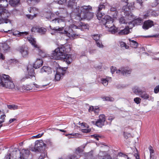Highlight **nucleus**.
I'll return each instance as SVG.
<instances>
[{"label":"nucleus","mask_w":159,"mask_h":159,"mask_svg":"<svg viewBox=\"0 0 159 159\" xmlns=\"http://www.w3.org/2000/svg\"><path fill=\"white\" fill-rule=\"evenodd\" d=\"M67 46L63 45L56 48L52 53L51 56L52 57V58L59 60L63 58V57L65 54V53L68 52L70 50L67 49Z\"/></svg>","instance_id":"nucleus-1"},{"label":"nucleus","mask_w":159,"mask_h":159,"mask_svg":"<svg viewBox=\"0 0 159 159\" xmlns=\"http://www.w3.org/2000/svg\"><path fill=\"white\" fill-rule=\"evenodd\" d=\"M92 10V7L89 6H84L80 7L78 6L75 9L73 10V11L76 14L77 19L79 20H81V17L82 14H85L89 11Z\"/></svg>","instance_id":"nucleus-2"},{"label":"nucleus","mask_w":159,"mask_h":159,"mask_svg":"<svg viewBox=\"0 0 159 159\" xmlns=\"http://www.w3.org/2000/svg\"><path fill=\"white\" fill-rule=\"evenodd\" d=\"M10 16V13L5 8L0 9V24L3 23H7L11 22L7 19Z\"/></svg>","instance_id":"nucleus-3"},{"label":"nucleus","mask_w":159,"mask_h":159,"mask_svg":"<svg viewBox=\"0 0 159 159\" xmlns=\"http://www.w3.org/2000/svg\"><path fill=\"white\" fill-rule=\"evenodd\" d=\"M131 9V8L126 6H124L122 9V12L124 13L125 18L127 20L131 21L128 22L129 24L131 22V21H133L135 18L134 16L130 11Z\"/></svg>","instance_id":"nucleus-4"},{"label":"nucleus","mask_w":159,"mask_h":159,"mask_svg":"<svg viewBox=\"0 0 159 159\" xmlns=\"http://www.w3.org/2000/svg\"><path fill=\"white\" fill-rule=\"evenodd\" d=\"M35 145L34 147H32L30 150L33 152H38L44 150L46 147V144H45L42 140H37L35 141Z\"/></svg>","instance_id":"nucleus-5"},{"label":"nucleus","mask_w":159,"mask_h":159,"mask_svg":"<svg viewBox=\"0 0 159 159\" xmlns=\"http://www.w3.org/2000/svg\"><path fill=\"white\" fill-rule=\"evenodd\" d=\"M111 72L113 74L115 71L117 74L121 73L123 75L127 76L130 74L131 72V70L128 69L127 67H122L117 70L116 67L112 66L111 68Z\"/></svg>","instance_id":"nucleus-6"},{"label":"nucleus","mask_w":159,"mask_h":159,"mask_svg":"<svg viewBox=\"0 0 159 159\" xmlns=\"http://www.w3.org/2000/svg\"><path fill=\"white\" fill-rule=\"evenodd\" d=\"M102 21L106 28L111 27L114 25L113 24V19L108 15L105 16L104 17L102 18Z\"/></svg>","instance_id":"nucleus-7"},{"label":"nucleus","mask_w":159,"mask_h":159,"mask_svg":"<svg viewBox=\"0 0 159 159\" xmlns=\"http://www.w3.org/2000/svg\"><path fill=\"white\" fill-rule=\"evenodd\" d=\"M105 121V116L104 115H100L99 116V119L95 122V121H92V123L95 124L97 126L101 127L104 125V123Z\"/></svg>","instance_id":"nucleus-8"},{"label":"nucleus","mask_w":159,"mask_h":159,"mask_svg":"<svg viewBox=\"0 0 159 159\" xmlns=\"http://www.w3.org/2000/svg\"><path fill=\"white\" fill-rule=\"evenodd\" d=\"M27 39L29 42L35 47L38 48V51L39 52V54L42 57H43L45 56V53L39 48L38 46L36 44V41L34 38L29 37Z\"/></svg>","instance_id":"nucleus-9"},{"label":"nucleus","mask_w":159,"mask_h":159,"mask_svg":"<svg viewBox=\"0 0 159 159\" xmlns=\"http://www.w3.org/2000/svg\"><path fill=\"white\" fill-rule=\"evenodd\" d=\"M29 11L30 12L32 13L33 14V15H26L27 17L29 19H33L34 17L36 16L37 12H38V9L35 7H30L29 9Z\"/></svg>","instance_id":"nucleus-10"},{"label":"nucleus","mask_w":159,"mask_h":159,"mask_svg":"<svg viewBox=\"0 0 159 159\" xmlns=\"http://www.w3.org/2000/svg\"><path fill=\"white\" fill-rule=\"evenodd\" d=\"M11 78L8 75L2 74L0 76V84L2 86L6 83L8 80H10Z\"/></svg>","instance_id":"nucleus-11"},{"label":"nucleus","mask_w":159,"mask_h":159,"mask_svg":"<svg viewBox=\"0 0 159 159\" xmlns=\"http://www.w3.org/2000/svg\"><path fill=\"white\" fill-rule=\"evenodd\" d=\"M2 86L5 88L12 89L14 88L15 85L12 81L11 78L10 79V80H8L6 82V83L4 84Z\"/></svg>","instance_id":"nucleus-12"},{"label":"nucleus","mask_w":159,"mask_h":159,"mask_svg":"<svg viewBox=\"0 0 159 159\" xmlns=\"http://www.w3.org/2000/svg\"><path fill=\"white\" fill-rule=\"evenodd\" d=\"M30 151L28 149L22 150L20 157L18 159H27L29 155Z\"/></svg>","instance_id":"nucleus-13"},{"label":"nucleus","mask_w":159,"mask_h":159,"mask_svg":"<svg viewBox=\"0 0 159 159\" xmlns=\"http://www.w3.org/2000/svg\"><path fill=\"white\" fill-rule=\"evenodd\" d=\"M7 32H9L10 33H11V32L12 33V34L13 35L16 36L26 35L29 34V33L27 32H20L18 31H15L14 32H12V30H9Z\"/></svg>","instance_id":"nucleus-14"},{"label":"nucleus","mask_w":159,"mask_h":159,"mask_svg":"<svg viewBox=\"0 0 159 159\" xmlns=\"http://www.w3.org/2000/svg\"><path fill=\"white\" fill-rule=\"evenodd\" d=\"M154 25L153 21L150 20L145 21L143 25V29L147 30L149 28L151 27Z\"/></svg>","instance_id":"nucleus-15"},{"label":"nucleus","mask_w":159,"mask_h":159,"mask_svg":"<svg viewBox=\"0 0 159 159\" xmlns=\"http://www.w3.org/2000/svg\"><path fill=\"white\" fill-rule=\"evenodd\" d=\"M79 0H70L68 2V7L70 8L75 9L76 7V2Z\"/></svg>","instance_id":"nucleus-16"},{"label":"nucleus","mask_w":159,"mask_h":159,"mask_svg":"<svg viewBox=\"0 0 159 159\" xmlns=\"http://www.w3.org/2000/svg\"><path fill=\"white\" fill-rule=\"evenodd\" d=\"M8 3L11 6L16 7L20 4V0H10Z\"/></svg>","instance_id":"nucleus-17"},{"label":"nucleus","mask_w":159,"mask_h":159,"mask_svg":"<svg viewBox=\"0 0 159 159\" xmlns=\"http://www.w3.org/2000/svg\"><path fill=\"white\" fill-rule=\"evenodd\" d=\"M19 51L23 57H26L28 56V52L27 48L23 47H20Z\"/></svg>","instance_id":"nucleus-18"},{"label":"nucleus","mask_w":159,"mask_h":159,"mask_svg":"<svg viewBox=\"0 0 159 159\" xmlns=\"http://www.w3.org/2000/svg\"><path fill=\"white\" fill-rule=\"evenodd\" d=\"M43 15L44 17L48 20H51L52 18L55 17L54 13L50 11L44 12Z\"/></svg>","instance_id":"nucleus-19"},{"label":"nucleus","mask_w":159,"mask_h":159,"mask_svg":"<svg viewBox=\"0 0 159 159\" xmlns=\"http://www.w3.org/2000/svg\"><path fill=\"white\" fill-rule=\"evenodd\" d=\"M63 57V58H62L61 59H63L64 61L68 64H70L72 62V60L70 55L67 54L65 56V54H64Z\"/></svg>","instance_id":"nucleus-20"},{"label":"nucleus","mask_w":159,"mask_h":159,"mask_svg":"<svg viewBox=\"0 0 159 159\" xmlns=\"http://www.w3.org/2000/svg\"><path fill=\"white\" fill-rule=\"evenodd\" d=\"M43 62L42 59H37L35 62L33 64V67L35 69H37L41 66Z\"/></svg>","instance_id":"nucleus-21"},{"label":"nucleus","mask_w":159,"mask_h":159,"mask_svg":"<svg viewBox=\"0 0 159 159\" xmlns=\"http://www.w3.org/2000/svg\"><path fill=\"white\" fill-rule=\"evenodd\" d=\"M93 16V13L89 11L85 14H82L81 17V20L83 19L86 18L87 20H90L92 19Z\"/></svg>","instance_id":"nucleus-22"},{"label":"nucleus","mask_w":159,"mask_h":159,"mask_svg":"<svg viewBox=\"0 0 159 159\" xmlns=\"http://www.w3.org/2000/svg\"><path fill=\"white\" fill-rule=\"evenodd\" d=\"M52 72V70L51 68L47 66H43L40 70V72L41 73H46L48 74H49L51 73Z\"/></svg>","instance_id":"nucleus-23"},{"label":"nucleus","mask_w":159,"mask_h":159,"mask_svg":"<svg viewBox=\"0 0 159 159\" xmlns=\"http://www.w3.org/2000/svg\"><path fill=\"white\" fill-rule=\"evenodd\" d=\"M8 6L7 0H0V9L5 8Z\"/></svg>","instance_id":"nucleus-24"},{"label":"nucleus","mask_w":159,"mask_h":159,"mask_svg":"<svg viewBox=\"0 0 159 159\" xmlns=\"http://www.w3.org/2000/svg\"><path fill=\"white\" fill-rule=\"evenodd\" d=\"M67 69V68L65 67H59L57 69V72L60 74L62 76H63L65 74Z\"/></svg>","instance_id":"nucleus-25"},{"label":"nucleus","mask_w":159,"mask_h":159,"mask_svg":"<svg viewBox=\"0 0 159 159\" xmlns=\"http://www.w3.org/2000/svg\"><path fill=\"white\" fill-rule=\"evenodd\" d=\"M27 70L28 71V74L30 76H34V70L31 65H28L27 67Z\"/></svg>","instance_id":"nucleus-26"},{"label":"nucleus","mask_w":159,"mask_h":159,"mask_svg":"<svg viewBox=\"0 0 159 159\" xmlns=\"http://www.w3.org/2000/svg\"><path fill=\"white\" fill-rule=\"evenodd\" d=\"M63 21L64 20L63 19L55 17L54 19H52L51 20V22L53 24H57L63 22Z\"/></svg>","instance_id":"nucleus-27"},{"label":"nucleus","mask_w":159,"mask_h":159,"mask_svg":"<svg viewBox=\"0 0 159 159\" xmlns=\"http://www.w3.org/2000/svg\"><path fill=\"white\" fill-rule=\"evenodd\" d=\"M140 97L144 99H147L149 98V95L145 91H142L139 94Z\"/></svg>","instance_id":"nucleus-28"},{"label":"nucleus","mask_w":159,"mask_h":159,"mask_svg":"<svg viewBox=\"0 0 159 159\" xmlns=\"http://www.w3.org/2000/svg\"><path fill=\"white\" fill-rule=\"evenodd\" d=\"M129 27H126L123 30H120L118 34L120 35L126 34L129 33Z\"/></svg>","instance_id":"nucleus-29"},{"label":"nucleus","mask_w":159,"mask_h":159,"mask_svg":"<svg viewBox=\"0 0 159 159\" xmlns=\"http://www.w3.org/2000/svg\"><path fill=\"white\" fill-rule=\"evenodd\" d=\"M142 91L139 87L137 86H135L133 89V91L136 94H139H139Z\"/></svg>","instance_id":"nucleus-30"},{"label":"nucleus","mask_w":159,"mask_h":159,"mask_svg":"<svg viewBox=\"0 0 159 159\" xmlns=\"http://www.w3.org/2000/svg\"><path fill=\"white\" fill-rule=\"evenodd\" d=\"M131 46L134 48H136L138 45V43L135 41L131 40V39H129Z\"/></svg>","instance_id":"nucleus-31"},{"label":"nucleus","mask_w":159,"mask_h":159,"mask_svg":"<svg viewBox=\"0 0 159 159\" xmlns=\"http://www.w3.org/2000/svg\"><path fill=\"white\" fill-rule=\"evenodd\" d=\"M118 157L119 159H129L127 155L121 152L119 153Z\"/></svg>","instance_id":"nucleus-32"},{"label":"nucleus","mask_w":159,"mask_h":159,"mask_svg":"<svg viewBox=\"0 0 159 159\" xmlns=\"http://www.w3.org/2000/svg\"><path fill=\"white\" fill-rule=\"evenodd\" d=\"M142 20L140 18H138L132 21L133 24L136 25H139L142 23Z\"/></svg>","instance_id":"nucleus-33"},{"label":"nucleus","mask_w":159,"mask_h":159,"mask_svg":"<svg viewBox=\"0 0 159 159\" xmlns=\"http://www.w3.org/2000/svg\"><path fill=\"white\" fill-rule=\"evenodd\" d=\"M108 28L109 29L108 30L109 32H111L112 34H114L117 32V29L114 25L111 27H110Z\"/></svg>","instance_id":"nucleus-34"},{"label":"nucleus","mask_w":159,"mask_h":159,"mask_svg":"<svg viewBox=\"0 0 159 159\" xmlns=\"http://www.w3.org/2000/svg\"><path fill=\"white\" fill-rule=\"evenodd\" d=\"M6 116L5 114L2 115L0 116V128L2 126V125L1 124L2 123L5 121V117Z\"/></svg>","instance_id":"nucleus-35"},{"label":"nucleus","mask_w":159,"mask_h":159,"mask_svg":"<svg viewBox=\"0 0 159 159\" xmlns=\"http://www.w3.org/2000/svg\"><path fill=\"white\" fill-rule=\"evenodd\" d=\"M96 15L97 18L99 20L101 19L102 17L104 15V13L102 12L101 11H96Z\"/></svg>","instance_id":"nucleus-36"},{"label":"nucleus","mask_w":159,"mask_h":159,"mask_svg":"<svg viewBox=\"0 0 159 159\" xmlns=\"http://www.w3.org/2000/svg\"><path fill=\"white\" fill-rule=\"evenodd\" d=\"M105 6L103 3L100 4L97 8V11H101L102 10H105Z\"/></svg>","instance_id":"nucleus-37"},{"label":"nucleus","mask_w":159,"mask_h":159,"mask_svg":"<svg viewBox=\"0 0 159 159\" xmlns=\"http://www.w3.org/2000/svg\"><path fill=\"white\" fill-rule=\"evenodd\" d=\"M54 14L55 15H56L58 17L57 18L62 19V18L64 17L62 15V13L61 12V10H60L59 11H57L55 12V14Z\"/></svg>","instance_id":"nucleus-38"},{"label":"nucleus","mask_w":159,"mask_h":159,"mask_svg":"<svg viewBox=\"0 0 159 159\" xmlns=\"http://www.w3.org/2000/svg\"><path fill=\"white\" fill-rule=\"evenodd\" d=\"M8 109L11 110H16L18 108V106L15 105H10L7 106Z\"/></svg>","instance_id":"nucleus-39"},{"label":"nucleus","mask_w":159,"mask_h":159,"mask_svg":"<svg viewBox=\"0 0 159 159\" xmlns=\"http://www.w3.org/2000/svg\"><path fill=\"white\" fill-rule=\"evenodd\" d=\"M38 30V32L42 34H44L47 31L46 29L43 27L39 28Z\"/></svg>","instance_id":"nucleus-40"},{"label":"nucleus","mask_w":159,"mask_h":159,"mask_svg":"<svg viewBox=\"0 0 159 159\" xmlns=\"http://www.w3.org/2000/svg\"><path fill=\"white\" fill-rule=\"evenodd\" d=\"M102 83L104 86L107 85L108 83V80L107 79L102 78L101 80Z\"/></svg>","instance_id":"nucleus-41"},{"label":"nucleus","mask_w":159,"mask_h":159,"mask_svg":"<svg viewBox=\"0 0 159 159\" xmlns=\"http://www.w3.org/2000/svg\"><path fill=\"white\" fill-rule=\"evenodd\" d=\"M50 27L51 29L54 30L55 31H62L63 30V27H54L53 28L51 26H50Z\"/></svg>","instance_id":"nucleus-42"},{"label":"nucleus","mask_w":159,"mask_h":159,"mask_svg":"<svg viewBox=\"0 0 159 159\" xmlns=\"http://www.w3.org/2000/svg\"><path fill=\"white\" fill-rule=\"evenodd\" d=\"M119 22L121 24H127L128 23L127 20L126 18H124V17H121L119 19Z\"/></svg>","instance_id":"nucleus-43"},{"label":"nucleus","mask_w":159,"mask_h":159,"mask_svg":"<svg viewBox=\"0 0 159 159\" xmlns=\"http://www.w3.org/2000/svg\"><path fill=\"white\" fill-rule=\"evenodd\" d=\"M39 0H27V3L30 5L34 4L38 2Z\"/></svg>","instance_id":"nucleus-44"},{"label":"nucleus","mask_w":159,"mask_h":159,"mask_svg":"<svg viewBox=\"0 0 159 159\" xmlns=\"http://www.w3.org/2000/svg\"><path fill=\"white\" fill-rule=\"evenodd\" d=\"M96 44L97 46L99 48H103L104 47L100 40L96 41Z\"/></svg>","instance_id":"nucleus-45"},{"label":"nucleus","mask_w":159,"mask_h":159,"mask_svg":"<svg viewBox=\"0 0 159 159\" xmlns=\"http://www.w3.org/2000/svg\"><path fill=\"white\" fill-rule=\"evenodd\" d=\"M62 76L59 73H57L56 72V73L55 75V79L57 81L61 79V77H62Z\"/></svg>","instance_id":"nucleus-46"},{"label":"nucleus","mask_w":159,"mask_h":159,"mask_svg":"<svg viewBox=\"0 0 159 159\" xmlns=\"http://www.w3.org/2000/svg\"><path fill=\"white\" fill-rule=\"evenodd\" d=\"M81 28V29H87L88 28L89 25L87 24H84V23H83L82 22H80V24Z\"/></svg>","instance_id":"nucleus-47"},{"label":"nucleus","mask_w":159,"mask_h":159,"mask_svg":"<svg viewBox=\"0 0 159 159\" xmlns=\"http://www.w3.org/2000/svg\"><path fill=\"white\" fill-rule=\"evenodd\" d=\"M93 39L95 40L96 42V41H97L98 40H100V35L96 34H94L93 36Z\"/></svg>","instance_id":"nucleus-48"},{"label":"nucleus","mask_w":159,"mask_h":159,"mask_svg":"<svg viewBox=\"0 0 159 159\" xmlns=\"http://www.w3.org/2000/svg\"><path fill=\"white\" fill-rule=\"evenodd\" d=\"M134 101L137 104H139L141 102V99L137 97L134 99Z\"/></svg>","instance_id":"nucleus-49"},{"label":"nucleus","mask_w":159,"mask_h":159,"mask_svg":"<svg viewBox=\"0 0 159 159\" xmlns=\"http://www.w3.org/2000/svg\"><path fill=\"white\" fill-rule=\"evenodd\" d=\"M148 149L149 150L150 153V157L151 158L152 157V154L154 153V151L153 149V148L152 146H150L149 148Z\"/></svg>","instance_id":"nucleus-50"},{"label":"nucleus","mask_w":159,"mask_h":159,"mask_svg":"<svg viewBox=\"0 0 159 159\" xmlns=\"http://www.w3.org/2000/svg\"><path fill=\"white\" fill-rule=\"evenodd\" d=\"M120 45L121 47L125 48L126 49H128L129 48V46L124 42H121L120 43Z\"/></svg>","instance_id":"nucleus-51"},{"label":"nucleus","mask_w":159,"mask_h":159,"mask_svg":"<svg viewBox=\"0 0 159 159\" xmlns=\"http://www.w3.org/2000/svg\"><path fill=\"white\" fill-rule=\"evenodd\" d=\"M66 2V0H57V3L59 4L62 5L65 3Z\"/></svg>","instance_id":"nucleus-52"},{"label":"nucleus","mask_w":159,"mask_h":159,"mask_svg":"<svg viewBox=\"0 0 159 159\" xmlns=\"http://www.w3.org/2000/svg\"><path fill=\"white\" fill-rule=\"evenodd\" d=\"M20 153V151L17 148H16L15 150H14L12 152V154H15L16 155L17 153L19 154Z\"/></svg>","instance_id":"nucleus-53"},{"label":"nucleus","mask_w":159,"mask_h":159,"mask_svg":"<svg viewBox=\"0 0 159 159\" xmlns=\"http://www.w3.org/2000/svg\"><path fill=\"white\" fill-rule=\"evenodd\" d=\"M100 111V109L99 107H96L93 111L94 112V113L98 115V113H99Z\"/></svg>","instance_id":"nucleus-54"},{"label":"nucleus","mask_w":159,"mask_h":159,"mask_svg":"<svg viewBox=\"0 0 159 159\" xmlns=\"http://www.w3.org/2000/svg\"><path fill=\"white\" fill-rule=\"evenodd\" d=\"M105 98L106 101H113L114 100L113 98L109 97H105Z\"/></svg>","instance_id":"nucleus-55"},{"label":"nucleus","mask_w":159,"mask_h":159,"mask_svg":"<svg viewBox=\"0 0 159 159\" xmlns=\"http://www.w3.org/2000/svg\"><path fill=\"white\" fill-rule=\"evenodd\" d=\"M76 151L78 153H80L83 151V149L81 147L78 148L76 149Z\"/></svg>","instance_id":"nucleus-56"},{"label":"nucleus","mask_w":159,"mask_h":159,"mask_svg":"<svg viewBox=\"0 0 159 159\" xmlns=\"http://www.w3.org/2000/svg\"><path fill=\"white\" fill-rule=\"evenodd\" d=\"M39 28L36 27H33L31 29V31L33 32H38Z\"/></svg>","instance_id":"nucleus-57"},{"label":"nucleus","mask_w":159,"mask_h":159,"mask_svg":"<svg viewBox=\"0 0 159 159\" xmlns=\"http://www.w3.org/2000/svg\"><path fill=\"white\" fill-rule=\"evenodd\" d=\"M4 50H7L9 48V46L6 44L4 43L2 45Z\"/></svg>","instance_id":"nucleus-58"},{"label":"nucleus","mask_w":159,"mask_h":159,"mask_svg":"<svg viewBox=\"0 0 159 159\" xmlns=\"http://www.w3.org/2000/svg\"><path fill=\"white\" fill-rule=\"evenodd\" d=\"M154 92L155 93H157L159 92V85L155 87L154 89Z\"/></svg>","instance_id":"nucleus-59"},{"label":"nucleus","mask_w":159,"mask_h":159,"mask_svg":"<svg viewBox=\"0 0 159 159\" xmlns=\"http://www.w3.org/2000/svg\"><path fill=\"white\" fill-rule=\"evenodd\" d=\"M43 133H42V134H39L36 136H34L32 137L33 138H39L41 137L42 135L43 134Z\"/></svg>","instance_id":"nucleus-60"},{"label":"nucleus","mask_w":159,"mask_h":159,"mask_svg":"<svg viewBox=\"0 0 159 159\" xmlns=\"http://www.w3.org/2000/svg\"><path fill=\"white\" fill-rule=\"evenodd\" d=\"M137 1V3L139 4L140 7L142 6V3L143 2V0H136ZM141 8V7H140Z\"/></svg>","instance_id":"nucleus-61"},{"label":"nucleus","mask_w":159,"mask_h":159,"mask_svg":"<svg viewBox=\"0 0 159 159\" xmlns=\"http://www.w3.org/2000/svg\"><path fill=\"white\" fill-rule=\"evenodd\" d=\"M80 125L83 128H87L88 127V125L84 123H81Z\"/></svg>","instance_id":"nucleus-62"},{"label":"nucleus","mask_w":159,"mask_h":159,"mask_svg":"<svg viewBox=\"0 0 159 159\" xmlns=\"http://www.w3.org/2000/svg\"><path fill=\"white\" fill-rule=\"evenodd\" d=\"M11 154L10 153L7 154L5 156L4 159H10Z\"/></svg>","instance_id":"nucleus-63"},{"label":"nucleus","mask_w":159,"mask_h":159,"mask_svg":"<svg viewBox=\"0 0 159 159\" xmlns=\"http://www.w3.org/2000/svg\"><path fill=\"white\" fill-rule=\"evenodd\" d=\"M104 158L106 159H111V157L110 155L107 154L104 157Z\"/></svg>","instance_id":"nucleus-64"}]
</instances>
